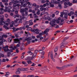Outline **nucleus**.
<instances>
[{"label":"nucleus","mask_w":77,"mask_h":77,"mask_svg":"<svg viewBox=\"0 0 77 77\" xmlns=\"http://www.w3.org/2000/svg\"><path fill=\"white\" fill-rule=\"evenodd\" d=\"M9 24H10V27H14V22L12 21L10 23H9Z\"/></svg>","instance_id":"obj_18"},{"label":"nucleus","mask_w":77,"mask_h":77,"mask_svg":"<svg viewBox=\"0 0 77 77\" xmlns=\"http://www.w3.org/2000/svg\"><path fill=\"white\" fill-rule=\"evenodd\" d=\"M20 68H18L17 69L16 72V74H19L21 73V72H20Z\"/></svg>","instance_id":"obj_17"},{"label":"nucleus","mask_w":77,"mask_h":77,"mask_svg":"<svg viewBox=\"0 0 77 77\" xmlns=\"http://www.w3.org/2000/svg\"><path fill=\"white\" fill-rule=\"evenodd\" d=\"M32 32H35L36 34H37V35H39V32H41V30H39L38 29H34L33 30H32Z\"/></svg>","instance_id":"obj_10"},{"label":"nucleus","mask_w":77,"mask_h":77,"mask_svg":"<svg viewBox=\"0 0 77 77\" xmlns=\"http://www.w3.org/2000/svg\"><path fill=\"white\" fill-rule=\"evenodd\" d=\"M25 36H27L26 38L25 41H27V42L28 44H29L30 43V41L32 40V38L30 36V34L29 33V32H27L26 31H25Z\"/></svg>","instance_id":"obj_3"},{"label":"nucleus","mask_w":77,"mask_h":77,"mask_svg":"<svg viewBox=\"0 0 77 77\" xmlns=\"http://www.w3.org/2000/svg\"><path fill=\"white\" fill-rule=\"evenodd\" d=\"M33 59V58H32L31 57H27V58H25V60H32Z\"/></svg>","instance_id":"obj_24"},{"label":"nucleus","mask_w":77,"mask_h":77,"mask_svg":"<svg viewBox=\"0 0 77 77\" xmlns=\"http://www.w3.org/2000/svg\"><path fill=\"white\" fill-rule=\"evenodd\" d=\"M13 77H20V75H13Z\"/></svg>","instance_id":"obj_42"},{"label":"nucleus","mask_w":77,"mask_h":77,"mask_svg":"<svg viewBox=\"0 0 77 77\" xmlns=\"http://www.w3.org/2000/svg\"><path fill=\"white\" fill-rule=\"evenodd\" d=\"M67 17H68V16L66 14H65L64 16V18L66 19H67Z\"/></svg>","instance_id":"obj_45"},{"label":"nucleus","mask_w":77,"mask_h":77,"mask_svg":"<svg viewBox=\"0 0 77 77\" xmlns=\"http://www.w3.org/2000/svg\"><path fill=\"white\" fill-rule=\"evenodd\" d=\"M19 28H17L15 30H13V32H16V31H17V30H19Z\"/></svg>","instance_id":"obj_34"},{"label":"nucleus","mask_w":77,"mask_h":77,"mask_svg":"<svg viewBox=\"0 0 77 77\" xmlns=\"http://www.w3.org/2000/svg\"><path fill=\"white\" fill-rule=\"evenodd\" d=\"M36 53H34L32 56V57H35L36 56Z\"/></svg>","instance_id":"obj_33"},{"label":"nucleus","mask_w":77,"mask_h":77,"mask_svg":"<svg viewBox=\"0 0 77 77\" xmlns=\"http://www.w3.org/2000/svg\"><path fill=\"white\" fill-rule=\"evenodd\" d=\"M57 49H58V47H56L54 49V52H56L57 51Z\"/></svg>","instance_id":"obj_29"},{"label":"nucleus","mask_w":77,"mask_h":77,"mask_svg":"<svg viewBox=\"0 0 77 77\" xmlns=\"http://www.w3.org/2000/svg\"><path fill=\"white\" fill-rule=\"evenodd\" d=\"M2 57H4V55L3 54H1L0 53V58H1Z\"/></svg>","instance_id":"obj_44"},{"label":"nucleus","mask_w":77,"mask_h":77,"mask_svg":"<svg viewBox=\"0 0 77 77\" xmlns=\"http://www.w3.org/2000/svg\"><path fill=\"white\" fill-rule=\"evenodd\" d=\"M70 13L71 14V15H74V12L73 11H71L70 12Z\"/></svg>","instance_id":"obj_52"},{"label":"nucleus","mask_w":77,"mask_h":77,"mask_svg":"<svg viewBox=\"0 0 77 77\" xmlns=\"http://www.w3.org/2000/svg\"><path fill=\"white\" fill-rule=\"evenodd\" d=\"M8 9V12H11V9H9V8H7Z\"/></svg>","instance_id":"obj_43"},{"label":"nucleus","mask_w":77,"mask_h":77,"mask_svg":"<svg viewBox=\"0 0 77 77\" xmlns=\"http://www.w3.org/2000/svg\"><path fill=\"white\" fill-rule=\"evenodd\" d=\"M27 62L28 64H30L32 63V61L31 60L27 61Z\"/></svg>","instance_id":"obj_36"},{"label":"nucleus","mask_w":77,"mask_h":77,"mask_svg":"<svg viewBox=\"0 0 77 77\" xmlns=\"http://www.w3.org/2000/svg\"><path fill=\"white\" fill-rule=\"evenodd\" d=\"M50 54H51V59L54 62H55V60L53 58V52H49L48 54V57H49V56H50Z\"/></svg>","instance_id":"obj_11"},{"label":"nucleus","mask_w":77,"mask_h":77,"mask_svg":"<svg viewBox=\"0 0 77 77\" xmlns=\"http://www.w3.org/2000/svg\"><path fill=\"white\" fill-rule=\"evenodd\" d=\"M5 73L6 74L5 75V77H9V74H10V73H9V72H5Z\"/></svg>","instance_id":"obj_23"},{"label":"nucleus","mask_w":77,"mask_h":77,"mask_svg":"<svg viewBox=\"0 0 77 77\" xmlns=\"http://www.w3.org/2000/svg\"><path fill=\"white\" fill-rule=\"evenodd\" d=\"M22 64H23V65H24L25 66H27V63L25 61H23L22 62Z\"/></svg>","instance_id":"obj_22"},{"label":"nucleus","mask_w":77,"mask_h":77,"mask_svg":"<svg viewBox=\"0 0 77 77\" xmlns=\"http://www.w3.org/2000/svg\"><path fill=\"white\" fill-rule=\"evenodd\" d=\"M20 19H16L15 20H14V23H17L19 20Z\"/></svg>","instance_id":"obj_32"},{"label":"nucleus","mask_w":77,"mask_h":77,"mask_svg":"<svg viewBox=\"0 0 77 77\" xmlns=\"http://www.w3.org/2000/svg\"><path fill=\"white\" fill-rule=\"evenodd\" d=\"M32 39H35V38H36V37H35V36H32Z\"/></svg>","instance_id":"obj_64"},{"label":"nucleus","mask_w":77,"mask_h":77,"mask_svg":"<svg viewBox=\"0 0 77 77\" xmlns=\"http://www.w3.org/2000/svg\"><path fill=\"white\" fill-rule=\"evenodd\" d=\"M18 2L17 0L15 1L14 0H13L11 2H10L9 3V5H11L12 4V3H14L13 6V8L14 9H16L17 8H18V7H20V4H17L16 5L17 3Z\"/></svg>","instance_id":"obj_5"},{"label":"nucleus","mask_w":77,"mask_h":77,"mask_svg":"<svg viewBox=\"0 0 77 77\" xmlns=\"http://www.w3.org/2000/svg\"><path fill=\"white\" fill-rule=\"evenodd\" d=\"M22 69V71H28L29 70V69L26 68V69H24V68H23Z\"/></svg>","instance_id":"obj_27"},{"label":"nucleus","mask_w":77,"mask_h":77,"mask_svg":"<svg viewBox=\"0 0 77 77\" xmlns=\"http://www.w3.org/2000/svg\"><path fill=\"white\" fill-rule=\"evenodd\" d=\"M32 66H34L35 65H36V64L35 63H32V64L31 65Z\"/></svg>","instance_id":"obj_46"},{"label":"nucleus","mask_w":77,"mask_h":77,"mask_svg":"<svg viewBox=\"0 0 77 77\" xmlns=\"http://www.w3.org/2000/svg\"><path fill=\"white\" fill-rule=\"evenodd\" d=\"M32 28H31V27H29V28H28L27 29V30H28V31H29V30H32Z\"/></svg>","instance_id":"obj_40"},{"label":"nucleus","mask_w":77,"mask_h":77,"mask_svg":"<svg viewBox=\"0 0 77 77\" xmlns=\"http://www.w3.org/2000/svg\"><path fill=\"white\" fill-rule=\"evenodd\" d=\"M28 10V8H26L25 9H21L20 10V12H21V13H23L24 12H26V11Z\"/></svg>","instance_id":"obj_15"},{"label":"nucleus","mask_w":77,"mask_h":77,"mask_svg":"<svg viewBox=\"0 0 77 77\" xmlns=\"http://www.w3.org/2000/svg\"><path fill=\"white\" fill-rule=\"evenodd\" d=\"M4 50L6 52V51H8V53H7V56L8 57H10L11 56V52H12V50L9 49L7 48H4Z\"/></svg>","instance_id":"obj_7"},{"label":"nucleus","mask_w":77,"mask_h":77,"mask_svg":"<svg viewBox=\"0 0 77 77\" xmlns=\"http://www.w3.org/2000/svg\"><path fill=\"white\" fill-rule=\"evenodd\" d=\"M69 12L68 11H65L64 12H63V14H68Z\"/></svg>","instance_id":"obj_30"},{"label":"nucleus","mask_w":77,"mask_h":77,"mask_svg":"<svg viewBox=\"0 0 77 77\" xmlns=\"http://www.w3.org/2000/svg\"><path fill=\"white\" fill-rule=\"evenodd\" d=\"M5 17L6 18H8V14H5Z\"/></svg>","instance_id":"obj_61"},{"label":"nucleus","mask_w":77,"mask_h":77,"mask_svg":"<svg viewBox=\"0 0 77 77\" xmlns=\"http://www.w3.org/2000/svg\"><path fill=\"white\" fill-rule=\"evenodd\" d=\"M27 23H29V26H32V25H33V23L32 22V20H30L29 21L27 22H25L24 23V24H27Z\"/></svg>","instance_id":"obj_12"},{"label":"nucleus","mask_w":77,"mask_h":77,"mask_svg":"<svg viewBox=\"0 0 77 77\" xmlns=\"http://www.w3.org/2000/svg\"><path fill=\"white\" fill-rule=\"evenodd\" d=\"M72 4V3H70V2H65L64 3V8H66L67 7H68V5L69 6H71Z\"/></svg>","instance_id":"obj_9"},{"label":"nucleus","mask_w":77,"mask_h":77,"mask_svg":"<svg viewBox=\"0 0 77 77\" xmlns=\"http://www.w3.org/2000/svg\"><path fill=\"white\" fill-rule=\"evenodd\" d=\"M59 13V11H57L56 12V14L57 15V14H58Z\"/></svg>","instance_id":"obj_57"},{"label":"nucleus","mask_w":77,"mask_h":77,"mask_svg":"<svg viewBox=\"0 0 77 77\" xmlns=\"http://www.w3.org/2000/svg\"><path fill=\"white\" fill-rule=\"evenodd\" d=\"M49 30H50L49 29H47L44 32H40L39 35H37L36 36V38L39 39V40H42V39H43L44 37H42V35L45 34V33L47 32H49Z\"/></svg>","instance_id":"obj_1"},{"label":"nucleus","mask_w":77,"mask_h":77,"mask_svg":"<svg viewBox=\"0 0 77 77\" xmlns=\"http://www.w3.org/2000/svg\"><path fill=\"white\" fill-rule=\"evenodd\" d=\"M3 42H0V50H2V48H3Z\"/></svg>","instance_id":"obj_19"},{"label":"nucleus","mask_w":77,"mask_h":77,"mask_svg":"<svg viewBox=\"0 0 77 77\" xmlns=\"http://www.w3.org/2000/svg\"><path fill=\"white\" fill-rule=\"evenodd\" d=\"M62 1H61L60 2V3L61 4H62L63 2H66L67 1V0H62ZM57 2H59L60 3V0H57Z\"/></svg>","instance_id":"obj_20"},{"label":"nucleus","mask_w":77,"mask_h":77,"mask_svg":"<svg viewBox=\"0 0 77 77\" xmlns=\"http://www.w3.org/2000/svg\"><path fill=\"white\" fill-rule=\"evenodd\" d=\"M15 36L17 38H18V37H19V36H21V35H19V34L18 33V34H16L15 35Z\"/></svg>","instance_id":"obj_35"},{"label":"nucleus","mask_w":77,"mask_h":77,"mask_svg":"<svg viewBox=\"0 0 77 77\" xmlns=\"http://www.w3.org/2000/svg\"><path fill=\"white\" fill-rule=\"evenodd\" d=\"M13 46H14V45H11L9 47V48H11L13 50H15V48H13Z\"/></svg>","instance_id":"obj_26"},{"label":"nucleus","mask_w":77,"mask_h":77,"mask_svg":"<svg viewBox=\"0 0 77 77\" xmlns=\"http://www.w3.org/2000/svg\"><path fill=\"white\" fill-rule=\"evenodd\" d=\"M56 23L57 24H59V21L54 19L50 22V24L52 27H55V26L56 28H58V27H59V26L57 25Z\"/></svg>","instance_id":"obj_2"},{"label":"nucleus","mask_w":77,"mask_h":77,"mask_svg":"<svg viewBox=\"0 0 77 77\" xmlns=\"http://www.w3.org/2000/svg\"><path fill=\"white\" fill-rule=\"evenodd\" d=\"M27 0H20V2L23 7H27V4L28 5H30L31 4L29 2H27Z\"/></svg>","instance_id":"obj_4"},{"label":"nucleus","mask_w":77,"mask_h":77,"mask_svg":"<svg viewBox=\"0 0 77 77\" xmlns=\"http://www.w3.org/2000/svg\"><path fill=\"white\" fill-rule=\"evenodd\" d=\"M34 75H28L27 76V77H34Z\"/></svg>","instance_id":"obj_47"},{"label":"nucleus","mask_w":77,"mask_h":77,"mask_svg":"<svg viewBox=\"0 0 77 77\" xmlns=\"http://www.w3.org/2000/svg\"><path fill=\"white\" fill-rule=\"evenodd\" d=\"M57 53H55V54L54 55V57L55 58L57 56Z\"/></svg>","instance_id":"obj_58"},{"label":"nucleus","mask_w":77,"mask_h":77,"mask_svg":"<svg viewBox=\"0 0 77 77\" xmlns=\"http://www.w3.org/2000/svg\"><path fill=\"white\" fill-rule=\"evenodd\" d=\"M16 16L17 18H19V17L20 18V20H24V18H23L22 16H21L19 14H17L16 15Z\"/></svg>","instance_id":"obj_16"},{"label":"nucleus","mask_w":77,"mask_h":77,"mask_svg":"<svg viewBox=\"0 0 77 77\" xmlns=\"http://www.w3.org/2000/svg\"><path fill=\"white\" fill-rule=\"evenodd\" d=\"M21 33H23V31H22L18 33V34H20V35H21L20 34Z\"/></svg>","instance_id":"obj_59"},{"label":"nucleus","mask_w":77,"mask_h":77,"mask_svg":"<svg viewBox=\"0 0 77 77\" xmlns=\"http://www.w3.org/2000/svg\"><path fill=\"white\" fill-rule=\"evenodd\" d=\"M37 20H39V19H36L34 20V23H36V22Z\"/></svg>","instance_id":"obj_53"},{"label":"nucleus","mask_w":77,"mask_h":77,"mask_svg":"<svg viewBox=\"0 0 77 77\" xmlns=\"http://www.w3.org/2000/svg\"><path fill=\"white\" fill-rule=\"evenodd\" d=\"M63 20H61V22L60 24V25H62V24H63Z\"/></svg>","instance_id":"obj_37"},{"label":"nucleus","mask_w":77,"mask_h":77,"mask_svg":"<svg viewBox=\"0 0 77 77\" xmlns=\"http://www.w3.org/2000/svg\"><path fill=\"white\" fill-rule=\"evenodd\" d=\"M7 22H9L10 21V19L9 18H8L7 20Z\"/></svg>","instance_id":"obj_60"},{"label":"nucleus","mask_w":77,"mask_h":77,"mask_svg":"<svg viewBox=\"0 0 77 77\" xmlns=\"http://www.w3.org/2000/svg\"><path fill=\"white\" fill-rule=\"evenodd\" d=\"M20 45L17 44V45L16 46H14V49H19L18 48V47H20Z\"/></svg>","instance_id":"obj_21"},{"label":"nucleus","mask_w":77,"mask_h":77,"mask_svg":"<svg viewBox=\"0 0 77 77\" xmlns=\"http://www.w3.org/2000/svg\"><path fill=\"white\" fill-rule=\"evenodd\" d=\"M3 27H4V28H5V29H9V27H8L6 26L5 25H4Z\"/></svg>","instance_id":"obj_28"},{"label":"nucleus","mask_w":77,"mask_h":77,"mask_svg":"<svg viewBox=\"0 0 77 77\" xmlns=\"http://www.w3.org/2000/svg\"><path fill=\"white\" fill-rule=\"evenodd\" d=\"M51 3H55V4H60V2H57V1L55 0H51Z\"/></svg>","instance_id":"obj_13"},{"label":"nucleus","mask_w":77,"mask_h":77,"mask_svg":"<svg viewBox=\"0 0 77 77\" xmlns=\"http://www.w3.org/2000/svg\"><path fill=\"white\" fill-rule=\"evenodd\" d=\"M0 25L2 26V25H3V21L2 20H0Z\"/></svg>","instance_id":"obj_39"},{"label":"nucleus","mask_w":77,"mask_h":77,"mask_svg":"<svg viewBox=\"0 0 77 77\" xmlns=\"http://www.w3.org/2000/svg\"><path fill=\"white\" fill-rule=\"evenodd\" d=\"M8 37V36L6 35H3L2 36H1L0 35V42H5L6 41L3 38H7Z\"/></svg>","instance_id":"obj_6"},{"label":"nucleus","mask_w":77,"mask_h":77,"mask_svg":"<svg viewBox=\"0 0 77 77\" xmlns=\"http://www.w3.org/2000/svg\"><path fill=\"white\" fill-rule=\"evenodd\" d=\"M45 1H44V0H42V3H45Z\"/></svg>","instance_id":"obj_63"},{"label":"nucleus","mask_w":77,"mask_h":77,"mask_svg":"<svg viewBox=\"0 0 77 77\" xmlns=\"http://www.w3.org/2000/svg\"><path fill=\"white\" fill-rule=\"evenodd\" d=\"M40 11H43V10L45 11V10H46V8H40Z\"/></svg>","instance_id":"obj_31"},{"label":"nucleus","mask_w":77,"mask_h":77,"mask_svg":"<svg viewBox=\"0 0 77 77\" xmlns=\"http://www.w3.org/2000/svg\"><path fill=\"white\" fill-rule=\"evenodd\" d=\"M41 28L42 29H45V27L43 26H42L41 27Z\"/></svg>","instance_id":"obj_56"},{"label":"nucleus","mask_w":77,"mask_h":77,"mask_svg":"<svg viewBox=\"0 0 77 77\" xmlns=\"http://www.w3.org/2000/svg\"><path fill=\"white\" fill-rule=\"evenodd\" d=\"M40 14V11L39 10H38V11L37 12V14L39 15Z\"/></svg>","instance_id":"obj_51"},{"label":"nucleus","mask_w":77,"mask_h":77,"mask_svg":"<svg viewBox=\"0 0 77 77\" xmlns=\"http://www.w3.org/2000/svg\"><path fill=\"white\" fill-rule=\"evenodd\" d=\"M19 30H21L22 29H24H24H25V27H24H24H23V28L20 27V28H19Z\"/></svg>","instance_id":"obj_41"},{"label":"nucleus","mask_w":77,"mask_h":77,"mask_svg":"<svg viewBox=\"0 0 77 77\" xmlns=\"http://www.w3.org/2000/svg\"><path fill=\"white\" fill-rule=\"evenodd\" d=\"M58 7L60 9H61V8H62V5H58Z\"/></svg>","instance_id":"obj_49"},{"label":"nucleus","mask_w":77,"mask_h":77,"mask_svg":"<svg viewBox=\"0 0 77 77\" xmlns=\"http://www.w3.org/2000/svg\"><path fill=\"white\" fill-rule=\"evenodd\" d=\"M34 17H35V18H38V16H36V14H34Z\"/></svg>","instance_id":"obj_38"},{"label":"nucleus","mask_w":77,"mask_h":77,"mask_svg":"<svg viewBox=\"0 0 77 77\" xmlns=\"http://www.w3.org/2000/svg\"><path fill=\"white\" fill-rule=\"evenodd\" d=\"M50 4H51L50 6L52 7V8H53L54 7V5L53 4H51V3L49 2Z\"/></svg>","instance_id":"obj_48"},{"label":"nucleus","mask_w":77,"mask_h":77,"mask_svg":"<svg viewBox=\"0 0 77 77\" xmlns=\"http://www.w3.org/2000/svg\"><path fill=\"white\" fill-rule=\"evenodd\" d=\"M4 12H8V8H7L4 9Z\"/></svg>","instance_id":"obj_50"},{"label":"nucleus","mask_w":77,"mask_h":77,"mask_svg":"<svg viewBox=\"0 0 77 77\" xmlns=\"http://www.w3.org/2000/svg\"><path fill=\"white\" fill-rule=\"evenodd\" d=\"M39 53H42V55H44V54H45V52L43 51L42 50H40L39 51Z\"/></svg>","instance_id":"obj_25"},{"label":"nucleus","mask_w":77,"mask_h":77,"mask_svg":"<svg viewBox=\"0 0 77 77\" xmlns=\"http://www.w3.org/2000/svg\"><path fill=\"white\" fill-rule=\"evenodd\" d=\"M11 40H12L11 39L9 38L8 39V41L9 42H11Z\"/></svg>","instance_id":"obj_55"},{"label":"nucleus","mask_w":77,"mask_h":77,"mask_svg":"<svg viewBox=\"0 0 77 77\" xmlns=\"http://www.w3.org/2000/svg\"><path fill=\"white\" fill-rule=\"evenodd\" d=\"M67 39H68V37H66L65 38H64V39L63 40V41H65Z\"/></svg>","instance_id":"obj_54"},{"label":"nucleus","mask_w":77,"mask_h":77,"mask_svg":"<svg viewBox=\"0 0 77 77\" xmlns=\"http://www.w3.org/2000/svg\"><path fill=\"white\" fill-rule=\"evenodd\" d=\"M22 14V17H23V20H26V17H25V15L26 16H27L28 14H27L28 12H26L25 13V14H23V12L21 13Z\"/></svg>","instance_id":"obj_14"},{"label":"nucleus","mask_w":77,"mask_h":77,"mask_svg":"<svg viewBox=\"0 0 77 77\" xmlns=\"http://www.w3.org/2000/svg\"><path fill=\"white\" fill-rule=\"evenodd\" d=\"M23 39L22 38H20L19 39L18 38H16L14 39V42L15 43H18V44H20L21 41H22Z\"/></svg>","instance_id":"obj_8"},{"label":"nucleus","mask_w":77,"mask_h":77,"mask_svg":"<svg viewBox=\"0 0 77 77\" xmlns=\"http://www.w3.org/2000/svg\"><path fill=\"white\" fill-rule=\"evenodd\" d=\"M51 18L50 17H48L47 19L48 20V21H50L51 20Z\"/></svg>","instance_id":"obj_62"}]
</instances>
